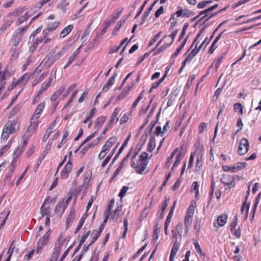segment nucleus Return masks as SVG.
Here are the masks:
<instances>
[{"label":"nucleus","instance_id":"28","mask_svg":"<svg viewBox=\"0 0 261 261\" xmlns=\"http://www.w3.org/2000/svg\"><path fill=\"white\" fill-rule=\"evenodd\" d=\"M155 147V140L154 137H151L147 146V150L152 152Z\"/></svg>","mask_w":261,"mask_h":261},{"label":"nucleus","instance_id":"24","mask_svg":"<svg viewBox=\"0 0 261 261\" xmlns=\"http://www.w3.org/2000/svg\"><path fill=\"white\" fill-rule=\"evenodd\" d=\"M73 28V25L70 24L64 28L60 34L59 38H63L66 37L72 30Z\"/></svg>","mask_w":261,"mask_h":261},{"label":"nucleus","instance_id":"15","mask_svg":"<svg viewBox=\"0 0 261 261\" xmlns=\"http://www.w3.org/2000/svg\"><path fill=\"white\" fill-rule=\"evenodd\" d=\"M117 140V139L116 137L113 136L111 138H110L107 142L105 143V145L102 146V148L106 150L107 151L109 152L110 148L112 147V146L116 143V141Z\"/></svg>","mask_w":261,"mask_h":261},{"label":"nucleus","instance_id":"9","mask_svg":"<svg viewBox=\"0 0 261 261\" xmlns=\"http://www.w3.org/2000/svg\"><path fill=\"white\" fill-rule=\"evenodd\" d=\"M221 181L224 185L228 186L229 188L234 186V178L230 175L223 174Z\"/></svg>","mask_w":261,"mask_h":261},{"label":"nucleus","instance_id":"1","mask_svg":"<svg viewBox=\"0 0 261 261\" xmlns=\"http://www.w3.org/2000/svg\"><path fill=\"white\" fill-rule=\"evenodd\" d=\"M45 106V103L44 102H42L38 106L32 117L31 124L29 127V130H36L38 128V125L39 123V121H38V119L40 117L42 111L44 109Z\"/></svg>","mask_w":261,"mask_h":261},{"label":"nucleus","instance_id":"17","mask_svg":"<svg viewBox=\"0 0 261 261\" xmlns=\"http://www.w3.org/2000/svg\"><path fill=\"white\" fill-rule=\"evenodd\" d=\"M197 48V43L195 45V48H194L191 52L187 56L185 60L184 61V65H185L187 62H190L193 58L197 54L199 50Z\"/></svg>","mask_w":261,"mask_h":261},{"label":"nucleus","instance_id":"6","mask_svg":"<svg viewBox=\"0 0 261 261\" xmlns=\"http://www.w3.org/2000/svg\"><path fill=\"white\" fill-rule=\"evenodd\" d=\"M29 28V25H27L22 28H19L16 29L13 35V44L15 46H18L22 41L24 38V33L27 31Z\"/></svg>","mask_w":261,"mask_h":261},{"label":"nucleus","instance_id":"10","mask_svg":"<svg viewBox=\"0 0 261 261\" xmlns=\"http://www.w3.org/2000/svg\"><path fill=\"white\" fill-rule=\"evenodd\" d=\"M72 168V164L70 159H69L65 165L64 168L61 171V177L62 179H66L68 177L69 174L71 171Z\"/></svg>","mask_w":261,"mask_h":261},{"label":"nucleus","instance_id":"26","mask_svg":"<svg viewBox=\"0 0 261 261\" xmlns=\"http://www.w3.org/2000/svg\"><path fill=\"white\" fill-rule=\"evenodd\" d=\"M52 79L49 78L48 82H44L41 86L40 90L38 92L37 96H39L42 93H43L50 86V83H51Z\"/></svg>","mask_w":261,"mask_h":261},{"label":"nucleus","instance_id":"14","mask_svg":"<svg viewBox=\"0 0 261 261\" xmlns=\"http://www.w3.org/2000/svg\"><path fill=\"white\" fill-rule=\"evenodd\" d=\"M121 109L119 107L116 108L114 112L112 113L110 119L109 121L108 125H113L114 123H116L119 120V118L117 117Z\"/></svg>","mask_w":261,"mask_h":261},{"label":"nucleus","instance_id":"48","mask_svg":"<svg viewBox=\"0 0 261 261\" xmlns=\"http://www.w3.org/2000/svg\"><path fill=\"white\" fill-rule=\"evenodd\" d=\"M246 163L245 162H239L234 165L237 171H238L246 167Z\"/></svg>","mask_w":261,"mask_h":261},{"label":"nucleus","instance_id":"47","mask_svg":"<svg viewBox=\"0 0 261 261\" xmlns=\"http://www.w3.org/2000/svg\"><path fill=\"white\" fill-rule=\"evenodd\" d=\"M192 188L194 191H195V196L197 197L199 193V184L198 182H193L192 185Z\"/></svg>","mask_w":261,"mask_h":261},{"label":"nucleus","instance_id":"49","mask_svg":"<svg viewBox=\"0 0 261 261\" xmlns=\"http://www.w3.org/2000/svg\"><path fill=\"white\" fill-rule=\"evenodd\" d=\"M237 220V216H236L233 217L232 222L230 224V229L231 231L236 227L238 224Z\"/></svg>","mask_w":261,"mask_h":261},{"label":"nucleus","instance_id":"7","mask_svg":"<svg viewBox=\"0 0 261 261\" xmlns=\"http://www.w3.org/2000/svg\"><path fill=\"white\" fill-rule=\"evenodd\" d=\"M50 233V231L48 230L44 235L39 240L36 249L37 253H40L42 249L47 244L49 239Z\"/></svg>","mask_w":261,"mask_h":261},{"label":"nucleus","instance_id":"62","mask_svg":"<svg viewBox=\"0 0 261 261\" xmlns=\"http://www.w3.org/2000/svg\"><path fill=\"white\" fill-rule=\"evenodd\" d=\"M108 151H107L106 150H105V149H103L102 148L98 156V159L99 160L102 159L106 156V155L108 153Z\"/></svg>","mask_w":261,"mask_h":261},{"label":"nucleus","instance_id":"51","mask_svg":"<svg viewBox=\"0 0 261 261\" xmlns=\"http://www.w3.org/2000/svg\"><path fill=\"white\" fill-rule=\"evenodd\" d=\"M124 23V20H120L118 21L117 26L114 29V34L116 35V33L119 30L120 28L123 25Z\"/></svg>","mask_w":261,"mask_h":261},{"label":"nucleus","instance_id":"35","mask_svg":"<svg viewBox=\"0 0 261 261\" xmlns=\"http://www.w3.org/2000/svg\"><path fill=\"white\" fill-rule=\"evenodd\" d=\"M69 135V133L67 130H65L62 137V139L61 142L57 145L58 148H60L63 145H64L66 142V138Z\"/></svg>","mask_w":261,"mask_h":261},{"label":"nucleus","instance_id":"39","mask_svg":"<svg viewBox=\"0 0 261 261\" xmlns=\"http://www.w3.org/2000/svg\"><path fill=\"white\" fill-rule=\"evenodd\" d=\"M151 102V100L150 101L149 104H148L147 105H143L142 106L141 109L140 110V111L139 112V115H140V116L144 115L147 112V111H148V110L150 107V104Z\"/></svg>","mask_w":261,"mask_h":261},{"label":"nucleus","instance_id":"23","mask_svg":"<svg viewBox=\"0 0 261 261\" xmlns=\"http://www.w3.org/2000/svg\"><path fill=\"white\" fill-rule=\"evenodd\" d=\"M179 248V245L178 243L175 242L173 245L172 250L170 255V261H173L174 257L176 255L177 252L178 251Z\"/></svg>","mask_w":261,"mask_h":261},{"label":"nucleus","instance_id":"42","mask_svg":"<svg viewBox=\"0 0 261 261\" xmlns=\"http://www.w3.org/2000/svg\"><path fill=\"white\" fill-rule=\"evenodd\" d=\"M202 166V156L198 155L196 159V164L195 168L197 170H200Z\"/></svg>","mask_w":261,"mask_h":261},{"label":"nucleus","instance_id":"45","mask_svg":"<svg viewBox=\"0 0 261 261\" xmlns=\"http://www.w3.org/2000/svg\"><path fill=\"white\" fill-rule=\"evenodd\" d=\"M223 58H224V56L221 55V56H219L218 58V59H217L215 61H214V64L215 67L216 69H218V68H219L220 64L221 63V62L222 61Z\"/></svg>","mask_w":261,"mask_h":261},{"label":"nucleus","instance_id":"56","mask_svg":"<svg viewBox=\"0 0 261 261\" xmlns=\"http://www.w3.org/2000/svg\"><path fill=\"white\" fill-rule=\"evenodd\" d=\"M76 87L75 84H72L67 90L66 91H64L65 90L63 91V92H62L61 94H62L63 97H66L69 92H70L71 89H75Z\"/></svg>","mask_w":261,"mask_h":261},{"label":"nucleus","instance_id":"43","mask_svg":"<svg viewBox=\"0 0 261 261\" xmlns=\"http://www.w3.org/2000/svg\"><path fill=\"white\" fill-rule=\"evenodd\" d=\"M187 10H184L182 9H179L178 11L176 12L175 13V15H176L177 17H188V15L187 14Z\"/></svg>","mask_w":261,"mask_h":261},{"label":"nucleus","instance_id":"19","mask_svg":"<svg viewBox=\"0 0 261 261\" xmlns=\"http://www.w3.org/2000/svg\"><path fill=\"white\" fill-rule=\"evenodd\" d=\"M115 79V75L111 76L109 79L108 82L106 83L105 85L103 87V88L102 89V91L105 92H107L109 90L110 87L114 84Z\"/></svg>","mask_w":261,"mask_h":261},{"label":"nucleus","instance_id":"33","mask_svg":"<svg viewBox=\"0 0 261 261\" xmlns=\"http://www.w3.org/2000/svg\"><path fill=\"white\" fill-rule=\"evenodd\" d=\"M249 205H250L249 203H247L246 201H245L241 206V211L242 213H243L244 212V209L245 208L246 210V214H245V219H246L247 218L249 210Z\"/></svg>","mask_w":261,"mask_h":261},{"label":"nucleus","instance_id":"31","mask_svg":"<svg viewBox=\"0 0 261 261\" xmlns=\"http://www.w3.org/2000/svg\"><path fill=\"white\" fill-rule=\"evenodd\" d=\"M48 200H49V198L48 197L44 200L43 203L42 204V205L41 206V213L43 215H48V213H49V211H48L49 206H48L47 207L45 206L46 203L47 202V201H48Z\"/></svg>","mask_w":261,"mask_h":261},{"label":"nucleus","instance_id":"27","mask_svg":"<svg viewBox=\"0 0 261 261\" xmlns=\"http://www.w3.org/2000/svg\"><path fill=\"white\" fill-rule=\"evenodd\" d=\"M64 90V87H61L58 91H56L53 95H51L50 99H51V100L56 102L55 103V105L56 106L57 105L58 102V96L59 95H61L62 92H63Z\"/></svg>","mask_w":261,"mask_h":261},{"label":"nucleus","instance_id":"5","mask_svg":"<svg viewBox=\"0 0 261 261\" xmlns=\"http://www.w3.org/2000/svg\"><path fill=\"white\" fill-rule=\"evenodd\" d=\"M136 156V154H135L132 159L131 161V167L136 169V172L140 174H145L147 173V171H145V169L148 165V162L144 161H141L139 160L136 163H135L133 159Z\"/></svg>","mask_w":261,"mask_h":261},{"label":"nucleus","instance_id":"41","mask_svg":"<svg viewBox=\"0 0 261 261\" xmlns=\"http://www.w3.org/2000/svg\"><path fill=\"white\" fill-rule=\"evenodd\" d=\"M80 53V48H77L76 50H75L72 55L68 59V64H70L75 59L76 56Z\"/></svg>","mask_w":261,"mask_h":261},{"label":"nucleus","instance_id":"4","mask_svg":"<svg viewBox=\"0 0 261 261\" xmlns=\"http://www.w3.org/2000/svg\"><path fill=\"white\" fill-rule=\"evenodd\" d=\"M66 239L62 235L60 236L57 242L55 243L50 261H57L62 248L65 246Z\"/></svg>","mask_w":261,"mask_h":261},{"label":"nucleus","instance_id":"57","mask_svg":"<svg viewBox=\"0 0 261 261\" xmlns=\"http://www.w3.org/2000/svg\"><path fill=\"white\" fill-rule=\"evenodd\" d=\"M148 155H149V154L148 153H147L146 152H144L140 155V156H139V160H141V161H144L146 162H148Z\"/></svg>","mask_w":261,"mask_h":261},{"label":"nucleus","instance_id":"32","mask_svg":"<svg viewBox=\"0 0 261 261\" xmlns=\"http://www.w3.org/2000/svg\"><path fill=\"white\" fill-rule=\"evenodd\" d=\"M131 87H128L127 89L125 88L122 92L117 97V100H120L124 98L128 94V92L130 90Z\"/></svg>","mask_w":261,"mask_h":261},{"label":"nucleus","instance_id":"2","mask_svg":"<svg viewBox=\"0 0 261 261\" xmlns=\"http://www.w3.org/2000/svg\"><path fill=\"white\" fill-rule=\"evenodd\" d=\"M17 121L13 120L8 121L5 125L1 136L2 141L5 142L8 139L10 134L14 133L16 129Z\"/></svg>","mask_w":261,"mask_h":261},{"label":"nucleus","instance_id":"20","mask_svg":"<svg viewBox=\"0 0 261 261\" xmlns=\"http://www.w3.org/2000/svg\"><path fill=\"white\" fill-rule=\"evenodd\" d=\"M56 124V121H54L51 125L49 126V127L47 128V129L45 132L43 137H42V141L45 142L47 139L48 138L49 136H50V134L52 132V130L55 127V125Z\"/></svg>","mask_w":261,"mask_h":261},{"label":"nucleus","instance_id":"54","mask_svg":"<svg viewBox=\"0 0 261 261\" xmlns=\"http://www.w3.org/2000/svg\"><path fill=\"white\" fill-rule=\"evenodd\" d=\"M175 230L181 238L182 233V224L181 223L178 224L176 226Z\"/></svg>","mask_w":261,"mask_h":261},{"label":"nucleus","instance_id":"64","mask_svg":"<svg viewBox=\"0 0 261 261\" xmlns=\"http://www.w3.org/2000/svg\"><path fill=\"white\" fill-rule=\"evenodd\" d=\"M149 15H150V13L149 12L145 11L144 12L143 15L142 17V20H141V23H140L141 25L145 23V22L147 18L149 16Z\"/></svg>","mask_w":261,"mask_h":261},{"label":"nucleus","instance_id":"13","mask_svg":"<svg viewBox=\"0 0 261 261\" xmlns=\"http://www.w3.org/2000/svg\"><path fill=\"white\" fill-rule=\"evenodd\" d=\"M67 205V204L64 200L59 202L55 208V213L61 215L65 211Z\"/></svg>","mask_w":261,"mask_h":261},{"label":"nucleus","instance_id":"3","mask_svg":"<svg viewBox=\"0 0 261 261\" xmlns=\"http://www.w3.org/2000/svg\"><path fill=\"white\" fill-rule=\"evenodd\" d=\"M62 55V51L56 54L49 53L40 63V66H43L47 68H49L54 62L58 60Z\"/></svg>","mask_w":261,"mask_h":261},{"label":"nucleus","instance_id":"60","mask_svg":"<svg viewBox=\"0 0 261 261\" xmlns=\"http://www.w3.org/2000/svg\"><path fill=\"white\" fill-rule=\"evenodd\" d=\"M124 166V164H123V162H121L119 165V166L115 170L113 177H115L119 174V173L120 172L121 170L123 168Z\"/></svg>","mask_w":261,"mask_h":261},{"label":"nucleus","instance_id":"50","mask_svg":"<svg viewBox=\"0 0 261 261\" xmlns=\"http://www.w3.org/2000/svg\"><path fill=\"white\" fill-rule=\"evenodd\" d=\"M195 211V207L193 205H190L188 210L186 216L192 217Z\"/></svg>","mask_w":261,"mask_h":261},{"label":"nucleus","instance_id":"58","mask_svg":"<svg viewBox=\"0 0 261 261\" xmlns=\"http://www.w3.org/2000/svg\"><path fill=\"white\" fill-rule=\"evenodd\" d=\"M96 135V132L93 133L91 135L88 136L86 139L83 142V143L80 145V147H82L84 144H85L87 142L89 141L90 140H91L92 138H93Z\"/></svg>","mask_w":261,"mask_h":261},{"label":"nucleus","instance_id":"53","mask_svg":"<svg viewBox=\"0 0 261 261\" xmlns=\"http://www.w3.org/2000/svg\"><path fill=\"white\" fill-rule=\"evenodd\" d=\"M128 190V187L127 186H123L122 189L121 190L119 194V196L120 197L121 199L123 198V197L124 196L125 193H126L127 191Z\"/></svg>","mask_w":261,"mask_h":261},{"label":"nucleus","instance_id":"30","mask_svg":"<svg viewBox=\"0 0 261 261\" xmlns=\"http://www.w3.org/2000/svg\"><path fill=\"white\" fill-rule=\"evenodd\" d=\"M192 217L185 216V225L186 227L185 233L187 234L189 231V227L192 223Z\"/></svg>","mask_w":261,"mask_h":261},{"label":"nucleus","instance_id":"44","mask_svg":"<svg viewBox=\"0 0 261 261\" xmlns=\"http://www.w3.org/2000/svg\"><path fill=\"white\" fill-rule=\"evenodd\" d=\"M183 157H184V155L181 154V153H179L176 156V160L175 162H174V163L173 164V167L172 168V170H173L174 168L176 167V166H177L178 165V164H179V163L181 161V160L183 158Z\"/></svg>","mask_w":261,"mask_h":261},{"label":"nucleus","instance_id":"22","mask_svg":"<svg viewBox=\"0 0 261 261\" xmlns=\"http://www.w3.org/2000/svg\"><path fill=\"white\" fill-rule=\"evenodd\" d=\"M104 226L101 225L98 228V230H94L92 231V243L96 241L98 238L100 236L102 231H103Z\"/></svg>","mask_w":261,"mask_h":261},{"label":"nucleus","instance_id":"38","mask_svg":"<svg viewBox=\"0 0 261 261\" xmlns=\"http://www.w3.org/2000/svg\"><path fill=\"white\" fill-rule=\"evenodd\" d=\"M60 23L59 21H54V22H48L47 23V27L51 29V31H54L56 30V29L59 26Z\"/></svg>","mask_w":261,"mask_h":261},{"label":"nucleus","instance_id":"21","mask_svg":"<svg viewBox=\"0 0 261 261\" xmlns=\"http://www.w3.org/2000/svg\"><path fill=\"white\" fill-rule=\"evenodd\" d=\"M227 220V215L226 214H223L219 215L217 220V222L218 225L220 226H224Z\"/></svg>","mask_w":261,"mask_h":261},{"label":"nucleus","instance_id":"16","mask_svg":"<svg viewBox=\"0 0 261 261\" xmlns=\"http://www.w3.org/2000/svg\"><path fill=\"white\" fill-rule=\"evenodd\" d=\"M115 204L114 199H111L110 201V204L108 207L107 210L105 211L103 216V226L107 222V221L109 219V217L110 214V211L112 208V207L114 206Z\"/></svg>","mask_w":261,"mask_h":261},{"label":"nucleus","instance_id":"61","mask_svg":"<svg viewBox=\"0 0 261 261\" xmlns=\"http://www.w3.org/2000/svg\"><path fill=\"white\" fill-rule=\"evenodd\" d=\"M39 42L37 41V40L36 39L35 42L30 46V51L31 52H34L38 47Z\"/></svg>","mask_w":261,"mask_h":261},{"label":"nucleus","instance_id":"40","mask_svg":"<svg viewBox=\"0 0 261 261\" xmlns=\"http://www.w3.org/2000/svg\"><path fill=\"white\" fill-rule=\"evenodd\" d=\"M30 76L28 74H25L18 80V83L21 84H25L29 81Z\"/></svg>","mask_w":261,"mask_h":261},{"label":"nucleus","instance_id":"18","mask_svg":"<svg viewBox=\"0 0 261 261\" xmlns=\"http://www.w3.org/2000/svg\"><path fill=\"white\" fill-rule=\"evenodd\" d=\"M33 12L32 10L28 11L24 15L20 16L16 22V24L17 25H20L23 22L25 21L28 20L29 18H30L33 14Z\"/></svg>","mask_w":261,"mask_h":261},{"label":"nucleus","instance_id":"37","mask_svg":"<svg viewBox=\"0 0 261 261\" xmlns=\"http://www.w3.org/2000/svg\"><path fill=\"white\" fill-rule=\"evenodd\" d=\"M222 169L224 171H226V172H228V171H229L231 172H237L234 165H233V166H227V165L223 166Z\"/></svg>","mask_w":261,"mask_h":261},{"label":"nucleus","instance_id":"59","mask_svg":"<svg viewBox=\"0 0 261 261\" xmlns=\"http://www.w3.org/2000/svg\"><path fill=\"white\" fill-rule=\"evenodd\" d=\"M161 35V32H160L158 33H157L152 39V40L150 41L149 45L150 46L152 45L158 40V39L159 38Z\"/></svg>","mask_w":261,"mask_h":261},{"label":"nucleus","instance_id":"55","mask_svg":"<svg viewBox=\"0 0 261 261\" xmlns=\"http://www.w3.org/2000/svg\"><path fill=\"white\" fill-rule=\"evenodd\" d=\"M233 109L234 111L239 110L240 114H243V107L240 103H236L234 105Z\"/></svg>","mask_w":261,"mask_h":261},{"label":"nucleus","instance_id":"12","mask_svg":"<svg viewBox=\"0 0 261 261\" xmlns=\"http://www.w3.org/2000/svg\"><path fill=\"white\" fill-rule=\"evenodd\" d=\"M10 77V73L8 69L0 70V86L5 87L6 80Z\"/></svg>","mask_w":261,"mask_h":261},{"label":"nucleus","instance_id":"63","mask_svg":"<svg viewBox=\"0 0 261 261\" xmlns=\"http://www.w3.org/2000/svg\"><path fill=\"white\" fill-rule=\"evenodd\" d=\"M41 31V28H38V29H37L36 30H35L33 32V33L31 35V36H30V38H29V41H31V39L34 40V38H35V37L36 36V35L38 33H39Z\"/></svg>","mask_w":261,"mask_h":261},{"label":"nucleus","instance_id":"46","mask_svg":"<svg viewBox=\"0 0 261 261\" xmlns=\"http://www.w3.org/2000/svg\"><path fill=\"white\" fill-rule=\"evenodd\" d=\"M85 220V217H84V216L82 217V218H81V219L79 221V224L77 225V226L76 228L75 233H77L80 231V229L81 228L82 226H83V224L84 223Z\"/></svg>","mask_w":261,"mask_h":261},{"label":"nucleus","instance_id":"36","mask_svg":"<svg viewBox=\"0 0 261 261\" xmlns=\"http://www.w3.org/2000/svg\"><path fill=\"white\" fill-rule=\"evenodd\" d=\"M175 204H176V201H174L173 206H172V208L171 209V210L166 218L165 223L169 224V223H170L171 218L173 215L174 208V206H175Z\"/></svg>","mask_w":261,"mask_h":261},{"label":"nucleus","instance_id":"11","mask_svg":"<svg viewBox=\"0 0 261 261\" xmlns=\"http://www.w3.org/2000/svg\"><path fill=\"white\" fill-rule=\"evenodd\" d=\"M177 31L175 30L173 31L171 35L167 36V38H170V41L168 43H167L166 44H164L163 45L161 46L160 48H159L157 50V51L158 53H161L163 50H164L166 48L169 47L173 42L175 36L177 35Z\"/></svg>","mask_w":261,"mask_h":261},{"label":"nucleus","instance_id":"8","mask_svg":"<svg viewBox=\"0 0 261 261\" xmlns=\"http://www.w3.org/2000/svg\"><path fill=\"white\" fill-rule=\"evenodd\" d=\"M249 146V143L248 140L245 138H242L240 141L239 143V145L238 149V153L240 155H244L248 150Z\"/></svg>","mask_w":261,"mask_h":261},{"label":"nucleus","instance_id":"52","mask_svg":"<svg viewBox=\"0 0 261 261\" xmlns=\"http://www.w3.org/2000/svg\"><path fill=\"white\" fill-rule=\"evenodd\" d=\"M122 210V206H119L114 211V215L113 217L110 218V220H114L115 218L117 219L118 216L119 215V213Z\"/></svg>","mask_w":261,"mask_h":261},{"label":"nucleus","instance_id":"29","mask_svg":"<svg viewBox=\"0 0 261 261\" xmlns=\"http://www.w3.org/2000/svg\"><path fill=\"white\" fill-rule=\"evenodd\" d=\"M30 130H29L28 129V131L26 132L25 133V134L23 135V136H22V141H23V146H22V148H23V149H24V147H25V146L28 144V141L30 139V137H31V134L29 133ZM31 130L35 131V130L32 129Z\"/></svg>","mask_w":261,"mask_h":261},{"label":"nucleus","instance_id":"25","mask_svg":"<svg viewBox=\"0 0 261 261\" xmlns=\"http://www.w3.org/2000/svg\"><path fill=\"white\" fill-rule=\"evenodd\" d=\"M106 118V117L101 116L96 119L95 123V128L97 130L101 127L103 123L105 122Z\"/></svg>","mask_w":261,"mask_h":261},{"label":"nucleus","instance_id":"34","mask_svg":"<svg viewBox=\"0 0 261 261\" xmlns=\"http://www.w3.org/2000/svg\"><path fill=\"white\" fill-rule=\"evenodd\" d=\"M36 39L39 43H43L44 44L49 43L51 40L50 38L44 35L43 38H37Z\"/></svg>","mask_w":261,"mask_h":261}]
</instances>
